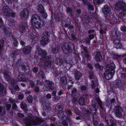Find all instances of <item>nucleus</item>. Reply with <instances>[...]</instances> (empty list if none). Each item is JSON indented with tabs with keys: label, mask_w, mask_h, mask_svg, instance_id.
I'll use <instances>...</instances> for the list:
<instances>
[{
	"label": "nucleus",
	"mask_w": 126,
	"mask_h": 126,
	"mask_svg": "<svg viewBox=\"0 0 126 126\" xmlns=\"http://www.w3.org/2000/svg\"><path fill=\"white\" fill-rule=\"evenodd\" d=\"M31 21L33 26L35 29L41 28L43 26L41 23L42 18L37 15L34 14L32 16Z\"/></svg>",
	"instance_id": "nucleus-4"
},
{
	"label": "nucleus",
	"mask_w": 126,
	"mask_h": 126,
	"mask_svg": "<svg viewBox=\"0 0 126 126\" xmlns=\"http://www.w3.org/2000/svg\"><path fill=\"white\" fill-rule=\"evenodd\" d=\"M38 75L40 78H41L42 79H43L44 78L45 75L44 72L43 71H40Z\"/></svg>",
	"instance_id": "nucleus-44"
},
{
	"label": "nucleus",
	"mask_w": 126,
	"mask_h": 126,
	"mask_svg": "<svg viewBox=\"0 0 126 126\" xmlns=\"http://www.w3.org/2000/svg\"><path fill=\"white\" fill-rule=\"evenodd\" d=\"M61 81L62 83L65 85L66 84L67 82V78L66 77H63L61 79Z\"/></svg>",
	"instance_id": "nucleus-43"
},
{
	"label": "nucleus",
	"mask_w": 126,
	"mask_h": 126,
	"mask_svg": "<svg viewBox=\"0 0 126 126\" xmlns=\"http://www.w3.org/2000/svg\"><path fill=\"white\" fill-rule=\"evenodd\" d=\"M67 28H68V30H69L68 32H72L74 31L73 29L74 27L73 25H70Z\"/></svg>",
	"instance_id": "nucleus-51"
},
{
	"label": "nucleus",
	"mask_w": 126,
	"mask_h": 126,
	"mask_svg": "<svg viewBox=\"0 0 126 126\" xmlns=\"http://www.w3.org/2000/svg\"><path fill=\"white\" fill-rule=\"evenodd\" d=\"M6 15L10 16L12 17H14L16 15L15 13H14L12 10H10V11H9L8 13H7Z\"/></svg>",
	"instance_id": "nucleus-45"
},
{
	"label": "nucleus",
	"mask_w": 126,
	"mask_h": 126,
	"mask_svg": "<svg viewBox=\"0 0 126 126\" xmlns=\"http://www.w3.org/2000/svg\"><path fill=\"white\" fill-rule=\"evenodd\" d=\"M74 75L75 79L77 80H80L82 76V73L77 70L75 71Z\"/></svg>",
	"instance_id": "nucleus-21"
},
{
	"label": "nucleus",
	"mask_w": 126,
	"mask_h": 126,
	"mask_svg": "<svg viewBox=\"0 0 126 126\" xmlns=\"http://www.w3.org/2000/svg\"><path fill=\"white\" fill-rule=\"evenodd\" d=\"M23 93H24L26 95H27L28 94H31V92L30 90H28L27 89L23 90L22 91Z\"/></svg>",
	"instance_id": "nucleus-55"
},
{
	"label": "nucleus",
	"mask_w": 126,
	"mask_h": 126,
	"mask_svg": "<svg viewBox=\"0 0 126 126\" xmlns=\"http://www.w3.org/2000/svg\"><path fill=\"white\" fill-rule=\"evenodd\" d=\"M123 109L119 105H117L114 107V112L115 116L118 117H122L123 114L122 112Z\"/></svg>",
	"instance_id": "nucleus-10"
},
{
	"label": "nucleus",
	"mask_w": 126,
	"mask_h": 126,
	"mask_svg": "<svg viewBox=\"0 0 126 126\" xmlns=\"http://www.w3.org/2000/svg\"><path fill=\"white\" fill-rule=\"evenodd\" d=\"M21 67L22 70L24 72H25L27 70V68L26 66L23 63L21 65Z\"/></svg>",
	"instance_id": "nucleus-58"
},
{
	"label": "nucleus",
	"mask_w": 126,
	"mask_h": 126,
	"mask_svg": "<svg viewBox=\"0 0 126 126\" xmlns=\"http://www.w3.org/2000/svg\"><path fill=\"white\" fill-rule=\"evenodd\" d=\"M68 33L71 35V37L72 41L75 43L77 41V39L76 37V36L75 35L74 32H68Z\"/></svg>",
	"instance_id": "nucleus-24"
},
{
	"label": "nucleus",
	"mask_w": 126,
	"mask_h": 126,
	"mask_svg": "<svg viewBox=\"0 0 126 126\" xmlns=\"http://www.w3.org/2000/svg\"><path fill=\"white\" fill-rule=\"evenodd\" d=\"M17 51L16 50H14L13 51L11 54L12 57V58L14 57L16 55H17Z\"/></svg>",
	"instance_id": "nucleus-57"
},
{
	"label": "nucleus",
	"mask_w": 126,
	"mask_h": 126,
	"mask_svg": "<svg viewBox=\"0 0 126 126\" xmlns=\"http://www.w3.org/2000/svg\"><path fill=\"white\" fill-rule=\"evenodd\" d=\"M62 124L63 126H68V122L66 120H63L62 122Z\"/></svg>",
	"instance_id": "nucleus-64"
},
{
	"label": "nucleus",
	"mask_w": 126,
	"mask_h": 126,
	"mask_svg": "<svg viewBox=\"0 0 126 126\" xmlns=\"http://www.w3.org/2000/svg\"><path fill=\"white\" fill-rule=\"evenodd\" d=\"M32 48V47L30 46H25L23 48L22 50L24 54L28 55L31 53Z\"/></svg>",
	"instance_id": "nucleus-14"
},
{
	"label": "nucleus",
	"mask_w": 126,
	"mask_h": 126,
	"mask_svg": "<svg viewBox=\"0 0 126 126\" xmlns=\"http://www.w3.org/2000/svg\"><path fill=\"white\" fill-rule=\"evenodd\" d=\"M104 7L102 9V12L106 19L107 17L109 19L108 20H107L108 21L110 22L111 20L116 19V17L111 13V9L109 6L106 4L104 5Z\"/></svg>",
	"instance_id": "nucleus-5"
},
{
	"label": "nucleus",
	"mask_w": 126,
	"mask_h": 126,
	"mask_svg": "<svg viewBox=\"0 0 126 126\" xmlns=\"http://www.w3.org/2000/svg\"><path fill=\"white\" fill-rule=\"evenodd\" d=\"M95 58L96 61L98 62H100L103 60L102 56L100 52L97 51L96 52L95 56Z\"/></svg>",
	"instance_id": "nucleus-17"
},
{
	"label": "nucleus",
	"mask_w": 126,
	"mask_h": 126,
	"mask_svg": "<svg viewBox=\"0 0 126 126\" xmlns=\"http://www.w3.org/2000/svg\"><path fill=\"white\" fill-rule=\"evenodd\" d=\"M20 30L21 31H24L26 29L28 28V26L26 23H21L19 26Z\"/></svg>",
	"instance_id": "nucleus-22"
},
{
	"label": "nucleus",
	"mask_w": 126,
	"mask_h": 126,
	"mask_svg": "<svg viewBox=\"0 0 126 126\" xmlns=\"http://www.w3.org/2000/svg\"><path fill=\"white\" fill-rule=\"evenodd\" d=\"M13 8H14L16 9H18L19 7V4L16 1V2H13Z\"/></svg>",
	"instance_id": "nucleus-50"
},
{
	"label": "nucleus",
	"mask_w": 126,
	"mask_h": 126,
	"mask_svg": "<svg viewBox=\"0 0 126 126\" xmlns=\"http://www.w3.org/2000/svg\"><path fill=\"white\" fill-rule=\"evenodd\" d=\"M99 32L100 34L102 35L104 33L106 34V30L103 29L102 28H100L99 30Z\"/></svg>",
	"instance_id": "nucleus-62"
},
{
	"label": "nucleus",
	"mask_w": 126,
	"mask_h": 126,
	"mask_svg": "<svg viewBox=\"0 0 126 126\" xmlns=\"http://www.w3.org/2000/svg\"><path fill=\"white\" fill-rule=\"evenodd\" d=\"M72 110L77 115H80V114H82L78 107H73Z\"/></svg>",
	"instance_id": "nucleus-32"
},
{
	"label": "nucleus",
	"mask_w": 126,
	"mask_h": 126,
	"mask_svg": "<svg viewBox=\"0 0 126 126\" xmlns=\"http://www.w3.org/2000/svg\"><path fill=\"white\" fill-rule=\"evenodd\" d=\"M4 44V41L3 39H1L0 40V50H1L3 48Z\"/></svg>",
	"instance_id": "nucleus-49"
},
{
	"label": "nucleus",
	"mask_w": 126,
	"mask_h": 126,
	"mask_svg": "<svg viewBox=\"0 0 126 126\" xmlns=\"http://www.w3.org/2000/svg\"><path fill=\"white\" fill-rule=\"evenodd\" d=\"M29 10L27 8L24 9L20 14V18L23 20L27 19L30 13Z\"/></svg>",
	"instance_id": "nucleus-11"
},
{
	"label": "nucleus",
	"mask_w": 126,
	"mask_h": 126,
	"mask_svg": "<svg viewBox=\"0 0 126 126\" xmlns=\"http://www.w3.org/2000/svg\"><path fill=\"white\" fill-rule=\"evenodd\" d=\"M3 30L4 32V36L7 37L10 36L11 31L9 27H4L3 28Z\"/></svg>",
	"instance_id": "nucleus-15"
},
{
	"label": "nucleus",
	"mask_w": 126,
	"mask_h": 126,
	"mask_svg": "<svg viewBox=\"0 0 126 126\" xmlns=\"http://www.w3.org/2000/svg\"><path fill=\"white\" fill-rule=\"evenodd\" d=\"M9 88L11 90V93L13 94H15L16 91H18L20 90L18 85H16V86H9Z\"/></svg>",
	"instance_id": "nucleus-18"
},
{
	"label": "nucleus",
	"mask_w": 126,
	"mask_h": 126,
	"mask_svg": "<svg viewBox=\"0 0 126 126\" xmlns=\"http://www.w3.org/2000/svg\"><path fill=\"white\" fill-rule=\"evenodd\" d=\"M72 96H76V94L77 93V90L76 88H74L72 90Z\"/></svg>",
	"instance_id": "nucleus-52"
},
{
	"label": "nucleus",
	"mask_w": 126,
	"mask_h": 126,
	"mask_svg": "<svg viewBox=\"0 0 126 126\" xmlns=\"http://www.w3.org/2000/svg\"><path fill=\"white\" fill-rule=\"evenodd\" d=\"M72 102L73 104L76 105L78 103V98L75 97L76 96H72Z\"/></svg>",
	"instance_id": "nucleus-48"
},
{
	"label": "nucleus",
	"mask_w": 126,
	"mask_h": 126,
	"mask_svg": "<svg viewBox=\"0 0 126 126\" xmlns=\"http://www.w3.org/2000/svg\"><path fill=\"white\" fill-rule=\"evenodd\" d=\"M115 65L113 62L105 65L104 76L105 78L109 80L113 77L115 73Z\"/></svg>",
	"instance_id": "nucleus-3"
},
{
	"label": "nucleus",
	"mask_w": 126,
	"mask_h": 126,
	"mask_svg": "<svg viewBox=\"0 0 126 126\" xmlns=\"http://www.w3.org/2000/svg\"><path fill=\"white\" fill-rule=\"evenodd\" d=\"M93 23L90 22L85 21L83 23V26L86 29H89L92 27H93Z\"/></svg>",
	"instance_id": "nucleus-20"
},
{
	"label": "nucleus",
	"mask_w": 126,
	"mask_h": 126,
	"mask_svg": "<svg viewBox=\"0 0 126 126\" xmlns=\"http://www.w3.org/2000/svg\"><path fill=\"white\" fill-rule=\"evenodd\" d=\"M73 51L71 46L69 44H67L66 46L63 45L62 47L59 46L52 48L51 52L55 55L56 64L61 65L64 62L66 63L67 61L66 54L70 53Z\"/></svg>",
	"instance_id": "nucleus-1"
},
{
	"label": "nucleus",
	"mask_w": 126,
	"mask_h": 126,
	"mask_svg": "<svg viewBox=\"0 0 126 126\" xmlns=\"http://www.w3.org/2000/svg\"><path fill=\"white\" fill-rule=\"evenodd\" d=\"M17 79L19 81H25L26 80L25 76L21 74L19 75L17 77Z\"/></svg>",
	"instance_id": "nucleus-30"
},
{
	"label": "nucleus",
	"mask_w": 126,
	"mask_h": 126,
	"mask_svg": "<svg viewBox=\"0 0 126 126\" xmlns=\"http://www.w3.org/2000/svg\"><path fill=\"white\" fill-rule=\"evenodd\" d=\"M32 97L31 95H29L27 98V100L30 103H31L32 102Z\"/></svg>",
	"instance_id": "nucleus-53"
},
{
	"label": "nucleus",
	"mask_w": 126,
	"mask_h": 126,
	"mask_svg": "<svg viewBox=\"0 0 126 126\" xmlns=\"http://www.w3.org/2000/svg\"><path fill=\"white\" fill-rule=\"evenodd\" d=\"M6 91V88L2 84L0 83V94H5Z\"/></svg>",
	"instance_id": "nucleus-23"
},
{
	"label": "nucleus",
	"mask_w": 126,
	"mask_h": 126,
	"mask_svg": "<svg viewBox=\"0 0 126 126\" xmlns=\"http://www.w3.org/2000/svg\"><path fill=\"white\" fill-rule=\"evenodd\" d=\"M10 81H11V86H16V85H16V82L14 79H10Z\"/></svg>",
	"instance_id": "nucleus-61"
},
{
	"label": "nucleus",
	"mask_w": 126,
	"mask_h": 126,
	"mask_svg": "<svg viewBox=\"0 0 126 126\" xmlns=\"http://www.w3.org/2000/svg\"><path fill=\"white\" fill-rule=\"evenodd\" d=\"M3 73L5 80L8 81H9L11 79L10 76L8 74V71H5L3 72Z\"/></svg>",
	"instance_id": "nucleus-27"
},
{
	"label": "nucleus",
	"mask_w": 126,
	"mask_h": 126,
	"mask_svg": "<svg viewBox=\"0 0 126 126\" xmlns=\"http://www.w3.org/2000/svg\"><path fill=\"white\" fill-rule=\"evenodd\" d=\"M26 126H32V125H34V119H29L25 122Z\"/></svg>",
	"instance_id": "nucleus-28"
},
{
	"label": "nucleus",
	"mask_w": 126,
	"mask_h": 126,
	"mask_svg": "<svg viewBox=\"0 0 126 126\" xmlns=\"http://www.w3.org/2000/svg\"><path fill=\"white\" fill-rule=\"evenodd\" d=\"M83 16L85 21H90V19L87 13H85L84 14H83Z\"/></svg>",
	"instance_id": "nucleus-39"
},
{
	"label": "nucleus",
	"mask_w": 126,
	"mask_h": 126,
	"mask_svg": "<svg viewBox=\"0 0 126 126\" xmlns=\"http://www.w3.org/2000/svg\"><path fill=\"white\" fill-rule=\"evenodd\" d=\"M97 108V107L96 105H94V106L93 110H91L92 111H93V112L91 116L93 121V125L94 126H96L98 125V123L97 121L98 118L96 115Z\"/></svg>",
	"instance_id": "nucleus-8"
},
{
	"label": "nucleus",
	"mask_w": 126,
	"mask_h": 126,
	"mask_svg": "<svg viewBox=\"0 0 126 126\" xmlns=\"http://www.w3.org/2000/svg\"><path fill=\"white\" fill-rule=\"evenodd\" d=\"M34 125L40 124L44 121V119L37 116L35 118V119H34Z\"/></svg>",
	"instance_id": "nucleus-19"
},
{
	"label": "nucleus",
	"mask_w": 126,
	"mask_h": 126,
	"mask_svg": "<svg viewBox=\"0 0 126 126\" xmlns=\"http://www.w3.org/2000/svg\"><path fill=\"white\" fill-rule=\"evenodd\" d=\"M88 77L90 79H92L95 78V75L94 72L92 71L89 72Z\"/></svg>",
	"instance_id": "nucleus-40"
},
{
	"label": "nucleus",
	"mask_w": 126,
	"mask_h": 126,
	"mask_svg": "<svg viewBox=\"0 0 126 126\" xmlns=\"http://www.w3.org/2000/svg\"><path fill=\"white\" fill-rule=\"evenodd\" d=\"M81 13V11L80 9H77L76 11V13L77 16H79Z\"/></svg>",
	"instance_id": "nucleus-59"
},
{
	"label": "nucleus",
	"mask_w": 126,
	"mask_h": 126,
	"mask_svg": "<svg viewBox=\"0 0 126 126\" xmlns=\"http://www.w3.org/2000/svg\"><path fill=\"white\" fill-rule=\"evenodd\" d=\"M11 37L13 40V44L14 46L15 47L17 46L18 45V43L16 37L13 35H11Z\"/></svg>",
	"instance_id": "nucleus-34"
},
{
	"label": "nucleus",
	"mask_w": 126,
	"mask_h": 126,
	"mask_svg": "<svg viewBox=\"0 0 126 126\" xmlns=\"http://www.w3.org/2000/svg\"><path fill=\"white\" fill-rule=\"evenodd\" d=\"M78 102L79 104L81 105H85L86 102L85 98L84 96H82L79 98L78 101Z\"/></svg>",
	"instance_id": "nucleus-35"
},
{
	"label": "nucleus",
	"mask_w": 126,
	"mask_h": 126,
	"mask_svg": "<svg viewBox=\"0 0 126 126\" xmlns=\"http://www.w3.org/2000/svg\"><path fill=\"white\" fill-rule=\"evenodd\" d=\"M66 12L67 14H70L71 17H72L73 16L74 13L72 10V8L71 7H66Z\"/></svg>",
	"instance_id": "nucleus-25"
},
{
	"label": "nucleus",
	"mask_w": 126,
	"mask_h": 126,
	"mask_svg": "<svg viewBox=\"0 0 126 126\" xmlns=\"http://www.w3.org/2000/svg\"><path fill=\"white\" fill-rule=\"evenodd\" d=\"M21 108L25 112L28 111V109L27 108V105L24 102L20 104Z\"/></svg>",
	"instance_id": "nucleus-31"
},
{
	"label": "nucleus",
	"mask_w": 126,
	"mask_h": 126,
	"mask_svg": "<svg viewBox=\"0 0 126 126\" xmlns=\"http://www.w3.org/2000/svg\"><path fill=\"white\" fill-rule=\"evenodd\" d=\"M98 105L101 109V114L103 116L106 114V109L105 108V104L100 99L97 100Z\"/></svg>",
	"instance_id": "nucleus-13"
},
{
	"label": "nucleus",
	"mask_w": 126,
	"mask_h": 126,
	"mask_svg": "<svg viewBox=\"0 0 126 126\" xmlns=\"http://www.w3.org/2000/svg\"><path fill=\"white\" fill-rule=\"evenodd\" d=\"M48 30L45 31L42 36V40L40 41V43L42 46H45L49 41L50 34L51 32L53 33L54 29V25L51 22L48 23L47 26Z\"/></svg>",
	"instance_id": "nucleus-2"
},
{
	"label": "nucleus",
	"mask_w": 126,
	"mask_h": 126,
	"mask_svg": "<svg viewBox=\"0 0 126 126\" xmlns=\"http://www.w3.org/2000/svg\"><path fill=\"white\" fill-rule=\"evenodd\" d=\"M94 66L96 70L99 72L102 71L103 68V66L100 65L98 63H96L94 64Z\"/></svg>",
	"instance_id": "nucleus-26"
},
{
	"label": "nucleus",
	"mask_w": 126,
	"mask_h": 126,
	"mask_svg": "<svg viewBox=\"0 0 126 126\" xmlns=\"http://www.w3.org/2000/svg\"><path fill=\"white\" fill-rule=\"evenodd\" d=\"M115 47L117 49H120L122 47L121 43L119 41L118 43H116L115 44Z\"/></svg>",
	"instance_id": "nucleus-42"
},
{
	"label": "nucleus",
	"mask_w": 126,
	"mask_h": 126,
	"mask_svg": "<svg viewBox=\"0 0 126 126\" xmlns=\"http://www.w3.org/2000/svg\"><path fill=\"white\" fill-rule=\"evenodd\" d=\"M109 121L110 124L109 125H107L106 126H116L117 123L114 120L112 119H110Z\"/></svg>",
	"instance_id": "nucleus-46"
},
{
	"label": "nucleus",
	"mask_w": 126,
	"mask_h": 126,
	"mask_svg": "<svg viewBox=\"0 0 126 126\" xmlns=\"http://www.w3.org/2000/svg\"><path fill=\"white\" fill-rule=\"evenodd\" d=\"M115 9L117 11L121 10L120 15L121 16L126 15V4L123 1L119 0L115 5Z\"/></svg>",
	"instance_id": "nucleus-6"
},
{
	"label": "nucleus",
	"mask_w": 126,
	"mask_h": 126,
	"mask_svg": "<svg viewBox=\"0 0 126 126\" xmlns=\"http://www.w3.org/2000/svg\"><path fill=\"white\" fill-rule=\"evenodd\" d=\"M37 8L38 11L41 14L42 17L46 19L47 17V13L45 12L46 10L43 6L41 4L38 5L37 6Z\"/></svg>",
	"instance_id": "nucleus-9"
},
{
	"label": "nucleus",
	"mask_w": 126,
	"mask_h": 126,
	"mask_svg": "<svg viewBox=\"0 0 126 126\" xmlns=\"http://www.w3.org/2000/svg\"><path fill=\"white\" fill-rule=\"evenodd\" d=\"M80 89L81 92H84L86 90L87 87L85 86L82 85L80 87Z\"/></svg>",
	"instance_id": "nucleus-60"
},
{
	"label": "nucleus",
	"mask_w": 126,
	"mask_h": 126,
	"mask_svg": "<svg viewBox=\"0 0 126 126\" xmlns=\"http://www.w3.org/2000/svg\"><path fill=\"white\" fill-rule=\"evenodd\" d=\"M3 10H4V13L6 14L7 13L10 11L11 9L9 7L6 5L4 6L3 8Z\"/></svg>",
	"instance_id": "nucleus-37"
},
{
	"label": "nucleus",
	"mask_w": 126,
	"mask_h": 126,
	"mask_svg": "<svg viewBox=\"0 0 126 126\" xmlns=\"http://www.w3.org/2000/svg\"><path fill=\"white\" fill-rule=\"evenodd\" d=\"M104 0H93V3L95 5H98L101 3Z\"/></svg>",
	"instance_id": "nucleus-47"
},
{
	"label": "nucleus",
	"mask_w": 126,
	"mask_h": 126,
	"mask_svg": "<svg viewBox=\"0 0 126 126\" xmlns=\"http://www.w3.org/2000/svg\"><path fill=\"white\" fill-rule=\"evenodd\" d=\"M80 47L81 49V53L82 54L86 53L88 52V51L87 49V47L84 46L83 45H81Z\"/></svg>",
	"instance_id": "nucleus-33"
},
{
	"label": "nucleus",
	"mask_w": 126,
	"mask_h": 126,
	"mask_svg": "<svg viewBox=\"0 0 126 126\" xmlns=\"http://www.w3.org/2000/svg\"><path fill=\"white\" fill-rule=\"evenodd\" d=\"M51 62L49 60L46 61L44 62V66L45 67H48L51 65Z\"/></svg>",
	"instance_id": "nucleus-36"
},
{
	"label": "nucleus",
	"mask_w": 126,
	"mask_h": 126,
	"mask_svg": "<svg viewBox=\"0 0 126 126\" xmlns=\"http://www.w3.org/2000/svg\"><path fill=\"white\" fill-rule=\"evenodd\" d=\"M46 89L48 91L53 90L54 87V83L53 82L49 80L46 81Z\"/></svg>",
	"instance_id": "nucleus-12"
},
{
	"label": "nucleus",
	"mask_w": 126,
	"mask_h": 126,
	"mask_svg": "<svg viewBox=\"0 0 126 126\" xmlns=\"http://www.w3.org/2000/svg\"><path fill=\"white\" fill-rule=\"evenodd\" d=\"M2 112L3 114H5L6 113L5 109L3 107L0 106V113Z\"/></svg>",
	"instance_id": "nucleus-54"
},
{
	"label": "nucleus",
	"mask_w": 126,
	"mask_h": 126,
	"mask_svg": "<svg viewBox=\"0 0 126 126\" xmlns=\"http://www.w3.org/2000/svg\"><path fill=\"white\" fill-rule=\"evenodd\" d=\"M84 53V54L83 55V56L84 58L85 57L86 59L87 62L89 61L91 59V57L88 53V52L87 53Z\"/></svg>",
	"instance_id": "nucleus-41"
},
{
	"label": "nucleus",
	"mask_w": 126,
	"mask_h": 126,
	"mask_svg": "<svg viewBox=\"0 0 126 126\" xmlns=\"http://www.w3.org/2000/svg\"><path fill=\"white\" fill-rule=\"evenodd\" d=\"M114 34L113 37L114 39L116 40H118L120 38L119 36V32L117 30H115L114 31Z\"/></svg>",
	"instance_id": "nucleus-29"
},
{
	"label": "nucleus",
	"mask_w": 126,
	"mask_h": 126,
	"mask_svg": "<svg viewBox=\"0 0 126 126\" xmlns=\"http://www.w3.org/2000/svg\"><path fill=\"white\" fill-rule=\"evenodd\" d=\"M87 8L89 10L93 11L94 10V8L93 5L90 2H88L87 4Z\"/></svg>",
	"instance_id": "nucleus-38"
},
{
	"label": "nucleus",
	"mask_w": 126,
	"mask_h": 126,
	"mask_svg": "<svg viewBox=\"0 0 126 126\" xmlns=\"http://www.w3.org/2000/svg\"><path fill=\"white\" fill-rule=\"evenodd\" d=\"M35 54L39 57H40V60L41 62H43L44 60L47 58V52L40 48H38L36 49Z\"/></svg>",
	"instance_id": "nucleus-7"
},
{
	"label": "nucleus",
	"mask_w": 126,
	"mask_h": 126,
	"mask_svg": "<svg viewBox=\"0 0 126 126\" xmlns=\"http://www.w3.org/2000/svg\"><path fill=\"white\" fill-rule=\"evenodd\" d=\"M121 83V81L119 80H115L113 82V83L114 84L117 85L120 84Z\"/></svg>",
	"instance_id": "nucleus-63"
},
{
	"label": "nucleus",
	"mask_w": 126,
	"mask_h": 126,
	"mask_svg": "<svg viewBox=\"0 0 126 126\" xmlns=\"http://www.w3.org/2000/svg\"><path fill=\"white\" fill-rule=\"evenodd\" d=\"M55 17H54V18H53L52 15L51 17L53 19H55L58 20V21L62 22L63 20V18H64L65 16L64 14H62V13L58 15L55 16Z\"/></svg>",
	"instance_id": "nucleus-16"
},
{
	"label": "nucleus",
	"mask_w": 126,
	"mask_h": 126,
	"mask_svg": "<svg viewBox=\"0 0 126 126\" xmlns=\"http://www.w3.org/2000/svg\"><path fill=\"white\" fill-rule=\"evenodd\" d=\"M43 109H46V110H48L49 107V104H47L45 102V103L44 104L43 103Z\"/></svg>",
	"instance_id": "nucleus-56"
}]
</instances>
